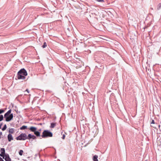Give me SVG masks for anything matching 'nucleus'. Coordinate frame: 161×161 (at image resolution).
<instances>
[{"label": "nucleus", "instance_id": "f257e3e1", "mask_svg": "<svg viewBox=\"0 0 161 161\" xmlns=\"http://www.w3.org/2000/svg\"><path fill=\"white\" fill-rule=\"evenodd\" d=\"M27 75L26 71L24 69H21L18 73L17 78L19 79L24 80L25 76Z\"/></svg>", "mask_w": 161, "mask_h": 161}, {"label": "nucleus", "instance_id": "f03ea898", "mask_svg": "<svg viewBox=\"0 0 161 161\" xmlns=\"http://www.w3.org/2000/svg\"><path fill=\"white\" fill-rule=\"evenodd\" d=\"M11 110L9 109L4 115V118L5 119V120L7 122L10 121L13 118V114H11Z\"/></svg>", "mask_w": 161, "mask_h": 161}, {"label": "nucleus", "instance_id": "7ed1b4c3", "mask_svg": "<svg viewBox=\"0 0 161 161\" xmlns=\"http://www.w3.org/2000/svg\"><path fill=\"white\" fill-rule=\"evenodd\" d=\"M41 136L42 138L51 137L53 136V134L52 132L48 130H45L43 132Z\"/></svg>", "mask_w": 161, "mask_h": 161}, {"label": "nucleus", "instance_id": "20e7f679", "mask_svg": "<svg viewBox=\"0 0 161 161\" xmlns=\"http://www.w3.org/2000/svg\"><path fill=\"white\" fill-rule=\"evenodd\" d=\"M27 135L25 133H22L16 137L17 140H25L26 139Z\"/></svg>", "mask_w": 161, "mask_h": 161}, {"label": "nucleus", "instance_id": "39448f33", "mask_svg": "<svg viewBox=\"0 0 161 161\" xmlns=\"http://www.w3.org/2000/svg\"><path fill=\"white\" fill-rule=\"evenodd\" d=\"M1 154H0V155L3 157V158H4L5 155V150L3 148H1Z\"/></svg>", "mask_w": 161, "mask_h": 161}, {"label": "nucleus", "instance_id": "423d86ee", "mask_svg": "<svg viewBox=\"0 0 161 161\" xmlns=\"http://www.w3.org/2000/svg\"><path fill=\"white\" fill-rule=\"evenodd\" d=\"M31 131L34 133L37 130V128L33 126H31L28 128Z\"/></svg>", "mask_w": 161, "mask_h": 161}, {"label": "nucleus", "instance_id": "0eeeda50", "mask_svg": "<svg viewBox=\"0 0 161 161\" xmlns=\"http://www.w3.org/2000/svg\"><path fill=\"white\" fill-rule=\"evenodd\" d=\"M8 138L9 142H11L13 140V138L11 134H9L8 136Z\"/></svg>", "mask_w": 161, "mask_h": 161}, {"label": "nucleus", "instance_id": "6e6552de", "mask_svg": "<svg viewBox=\"0 0 161 161\" xmlns=\"http://www.w3.org/2000/svg\"><path fill=\"white\" fill-rule=\"evenodd\" d=\"M5 156V158H4L6 161H11V158L9 157V156L8 154L7 155L6 154Z\"/></svg>", "mask_w": 161, "mask_h": 161}, {"label": "nucleus", "instance_id": "1a4fd4ad", "mask_svg": "<svg viewBox=\"0 0 161 161\" xmlns=\"http://www.w3.org/2000/svg\"><path fill=\"white\" fill-rule=\"evenodd\" d=\"M34 134L36 136H39L40 135V132L36 130L34 132Z\"/></svg>", "mask_w": 161, "mask_h": 161}, {"label": "nucleus", "instance_id": "9d476101", "mask_svg": "<svg viewBox=\"0 0 161 161\" xmlns=\"http://www.w3.org/2000/svg\"><path fill=\"white\" fill-rule=\"evenodd\" d=\"M98 156L97 155H95L93 158V161H98L97 159Z\"/></svg>", "mask_w": 161, "mask_h": 161}, {"label": "nucleus", "instance_id": "9b49d317", "mask_svg": "<svg viewBox=\"0 0 161 161\" xmlns=\"http://www.w3.org/2000/svg\"><path fill=\"white\" fill-rule=\"evenodd\" d=\"M32 135H31V134H29L28 136H26V139L30 140L32 138Z\"/></svg>", "mask_w": 161, "mask_h": 161}, {"label": "nucleus", "instance_id": "f8f14e48", "mask_svg": "<svg viewBox=\"0 0 161 161\" xmlns=\"http://www.w3.org/2000/svg\"><path fill=\"white\" fill-rule=\"evenodd\" d=\"M56 125V123H52L51 124V126L50 127L51 128H54Z\"/></svg>", "mask_w": 161, "mask_h": 161}, {"label": "nucleus", "instance_id": "ddd939ff", "mask_svg": "<svg viewBox=\"0 0 161 161\" xmlns=\"http://www.w3.org/2000/svg\"><path fill=\"white\" fill-rule=\"evenodd\" d=\"M27 127L25 125H23L20 128L21 130H25L27 129Z\"/></svg>", "mask_w": 161, "mask_h": 161}, {"label": "nucleus", "instance_id": "4468645a", "mask_svg": "<svg viewBox=\"0 0 161 161\" xmlns=\"http://www.w3.org/2000/svg\"><path fill=\"white\" fill-rule=\"evenodd\" d=\"M14 128H11L10 129L9 132V134H11L13 133L14 132Z\"/></svg>", "mask_w": 161, "mask_h": 161}, {"label": "nucleus", "instance_id": "2eb2a0df", "mask_svg": "<svg viewBox=\"0 0 161 161\" xmlns=\"http://www.w3.org/2000/svg\"><path fill=\"white\" fill-rule=\"evenodd\" d=\"M161 8V3H159L157 6V10H159Z\"/></svg>", "mask_w": 161, "mask_h": 161}, {"label": "nucleus", "instance_id": "dca6fc26", "mask_svg": "<svg viewBox=\"0 0 161 161\" xmlns=\"http://www.w3.org/2000/svg\"><path fill=\"white\" fill-rule=\"evenodd\" d=\"M96 6L93 5H92L91 6V8L92 9H93V10H91V11L92 12H95V11H96V9H93L94 8V7H95Z\"/></svg>", "mask_w": 161, "mask_h": 161}, {"label": "nucleus", "instance_id": "f3484780", "mask_svg": "<svg viewBox=\"0 0 161 161\" xmlns=\"http://www.w3.org/2000/svg\"><path fill=\"white\" fill-rule=\"evenodd\" d=\"M7 128V126L6 124H5L3 128H2V130L3 131L5 130Z\"/></svg>", "mask_w": 161, "mask_h": 161}, {"label": "nucleus", "instance_id": "a211bd4d", "mask_svg": "<svg viewBox=\"0 0 161 161\" xmlns=\"http://www.w3.org/2000/svg\"><path fill=\"white\" fill-rule=\"evenodd\" d=\"M23 153V151L22 150H20L19 152V154L20 155L22 156Z\"/></svg>", "mask_w": 161, "mask_h": 161}, {"label": "nucleus", "instance_id": "6ab92c4d", "mask_svg": "<svg viewBox=\"0 0 161 161\" xmlns=\"http://www.w3.org/2000/svg\"><path fill=\"white\" fill-rule=\"evenodd\" d=\"M47 46V43L46 42H44L43 45L42 46V47L43 48H44L45 47H46Z\"/></svg>", "mask_w": 161, "mask_h": 161}, {"label": "nucleus", "instance_id": "aec40b11", "mask_svg": "<svg viewBox=\"0 0 161 161\" xmlns=\"http://www.w3.org/2000/svg\"><path fill=\"white\" fill-rule=\"evenodd\" d=\"M3 115H0V121L3 120Z\"/></svg>", "mask_w": 161, "mask_h": 161}, {"label": "nucleus", "instance_id": "412c9836", "mask_svg": "<svg viewBox=\"0 0 161 161\" xmlns=\"http://www.w3.org/2000/svg\"><path fill=\"white\" fill-rule=\"evenodd\" d=\"M4 112V110L2 109H0V114Z\"/></svg>", "mask_w": 161, "mask_h": 161}, {"label": "nucleus", "instance_id": "4be33fe9", "mask_svg": "<svg viewBox=\"0 0 161 161\" xmlns=\"http://www.w3.org/2000/svg\"><path fill=\"white\" fill-rule=\"evenodd\" d=\"M95 1L97 2H104V0H94Z\"/></svg>", "mask_w": 161, "mask_h": 161}, {"label": "nucleus", "instance_id": "5701e85b", "mask_svg": "<svg viewBox=\"0 0 161 161\" xmlns=\"http://www.w3.org/2000/svg\"><path fill=\"white\" fill-rule=\"evenodd\" d=\"M32 138L33 140H35L36 139V136L32 135Z\"/></svg>", "mask_w": 161, "mask_h": 161}, {"label": "nucleus", "instance_id": "b1692460", "mask_svg": "<svg viewBox=\"0 0 161 161\" xmlns=\"http://www.w3.org/2000/svg\"><path fill=\"white\" fill-rule=\"evenodd\" d=\"M151 123L152 124H154V121L153 119L152 120Z\"/></svg>", "mask_w": 161, "mask_h": 161}, {"label": "nucleus", "instance_id": "393cba45", "mask_svg": "<svg viewBox=\"0 0 161 161\" xmlns=\"http://www.w3.org/2000/svg\"><path fill=\"white\" fill-rule=\"evenodd\" d=\"M65 137V135L64 134L62 136V138L64 139Z\"/></svg>", "mask_w": 161, "mask_h": 161}, {"label": "nucleus", "instance_id": "a878e982", "mask_svg": "<svg viewBox=\"0 0 161 161\" xmlns=\"http://www.w3.org/2000/svg\"><path fill=\"white\" fill-rule=\"evenodd\" d=\"M25 91H26L28 93H29V91L28 89H26Z\"/></svg>", "mask_w": 161, "mask_h": 161}, {"label": "nucleus", "instance_id": "bb28decb", "mask_svg": "<svg viewBox=\"0 0 161 161\" xmlns=\"http://www.w3.org/2000/svg\"><path fill=\"white\" fill-rule=\"evenodd\" d=\"M0 161H4L1 157H0Z\"/></svg>", "mask_w": 161, "mask_h": 161}, {"label": "nucleus", "instance_id": "cd10ccee", "mask_svg": "<svg viewBox=\"0 0 161 161\" xmlns=\"http://www.w3.org/2000/svg\"><path fill=\"white\" fill-rule=\"evenodd\" d=\"M3 125V123H0V129L1 128V126Z\"/></svg>", "mask_w": 161, "mask_h": 161}, {"label": "nucleus", "instance_id": "c85d7f7f", "mask_svg": "<svg viewBox=\"0 0 161 161\" xmlns=\"http://www.w3.org/2000/svg\"><path fill=\"white\" fill-rule=\"evenodd\" d=\"M2 135V132H0V136Z\"/></svg>", "mask_w": 161, "mask_h": 161}, {"label": "nucleus", "instance_id": "c756f323", "mask_svg": "<svg viewBox=\"0 0 161 161\" xmlns=\"http://www.w3.org/2000/svg\"><path fill=\"white\" fill-rule=\"evenodd\" d=\"M42 124L41 123H40L38 124V125H42Z\"/></svg>", "mask_w": 161, "mask_h": 161}, {"label": "nucleus", "instance_id": "7c9ffc66", "mask_svg": "<svg viewBox=\"0 0 161 161\" xmlns=\"http://www.w3.org/2000/svg\"><path fill=\"white\" fill-rule=\"evenodd\" d=\"M159 126V127H160V125H159V126Z\"/></svg>", "mask_w": 161, "mask_h": 161}, {"label": "nucleus", "instance_id": "2f4dec72", "mask_svg": "<svg viewBox=\"0 0 161 161\" xmlns=\"http://www.w3.org/2000/svg\"><path fill=\"white\" fill-rule=\"evenodd\" d=\"M1 136H0V139L1 138Z\"/></svg>", "mask_w": 161, "mask_h": 161}]
</instances>
